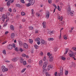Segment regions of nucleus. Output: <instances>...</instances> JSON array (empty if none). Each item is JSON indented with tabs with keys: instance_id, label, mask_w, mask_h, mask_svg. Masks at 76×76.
<instances>
[{
	"instance_id": "nucleus-62",
	"label": "nucleus",
	"mask_w": 76,
	"mask_h": 76,
	"mask_svg": "<svg viewBox=\"0 0 76 76\" xmlns=\"http://www.w3.org/2000/svg\"><path fill=\"white\" fill-rule=\"evenodd\" d=\"M62 20H63V16H61V21H62Z\"/></svg>"
},
{
	"instance_id": "nucleus-29",
	"label": "nucleus",
	"mask_w": 76,
	"mask_h": 76,
	"mask_svg": "<svg viewBox=\"0 0 76 76\" xmlns=\"http://www.w3.org/2000/svg\"><path fill=\"white\" fill-rule=\"evenodd\" d=\"M34 29V28H33V27H32V26H30L29 27V29L30 30H32Z\"/></svg>"
},
{
	"instance_id": "nucleus-31",
	"label": "nucleus",
	"mask_w": 76,
	"mask_h": 76,
	"mask_svg": "<svg viewBox=\"0 0 76 76\" xmlns=\"http://www.w3.org/2000/svg\"><path fill=\"white\" fill-rule=\"evenodd\" d=\"M60 74L61 75H63V70H60Z\"/></svg>"
},
{
	"instance_id": "nucleus-26",
	"label": "nucleus",
	"mask_w": 76,
	"mask_h": 76,
	"mask_svg": "<svg viewBox=\"0 0 76 76\" xmlns=\"http://www.w3.org/2000/svg\"><path fill=\"white\" fill-rule=\"evenodd\" d=\"M21 15L22 16H25V13L24 12H21Z\"/></svg>"
},
{
	"instance_id": "nucleus-42",
	"label": "nucleus",
	"mask_w": 76,
	"mask_h": 76,
	"mask_svg": "<svg viewBox=\"0 0 76 76\" xmlns=\"http://www.w3.org/2000/svg\"><path fill=\"white\" fill-rule=\"evenodd\" d=\"M3 53L5 55L6 54V50H3Z\"/></svg>"
},
{
	"instance_id": "nucleus-24",
	"label": "nucleus",
	"mask_w": 76,
	"mask_h": 76,
	"mask_svg": "<svg viewBox=\"0 0 76 76\" xmlns=\"http://www.w3.org/2000/svg\"><path fill=\"white\" fill-rule=\"evenodd\" d=\"M73 13H74V11H72V12H70V14L71 16H73Z\"/></svg>"
},
{
	"instance_id": "nucleus-53",
	"label": "nucleus",
	"mask_w": 76,
	"mask_h": 76,
	"mask_svg": "<svg viewBox=\"0 0 76 76\" xmlns=\"http://www.w3.org/2000/svg\"><path fill=\"white\" fill-rule=\"evenodd\" d=\"M22 22H25V21H26V20L24 18H23L22 20Z\"/></svg>"
},
{
	"instance_id": "nucleus-60",
	"label": "nucleus",
	"mask_w": 76,
	"mask_h": 76,
	"mask_svg": "<svg viewBox=\"0 0 76 76\" xmlns=\"http://www.w3.org/2000/svg\"><path fill=\"white\" fill-rule=\"evenodd\" d=\"M9 33V31H6L5 33V34H7Z\"/></svg>"
},
{
	"instance_id": "nucleus-47",
	"label": "nucleus",
	"mask_w": 76,
	"mask_h": 76,
	"mask_svg": "<svg viewBox=\"0 0 76 76\" xmlns=\"http://www.w3.org/2000/svg\"><path fill=\"white\" fill-rule=\"evenodd\" d=\"M47 55L48 56H49V57H51V55H50V53H48Z\"/></svg>"
},
{
	"instance_id": "nucleus-22",
	"label": "nucleus",
	"mask_w": 76,
	"mask_h": 76,
	"mask_svg": "<svg viewBox=\"0 0 76 76\" xmlns=\"http://www.w3.org/2000/svg\"><path fill=\"white\" fill-rule=\"evenodd\" d=\"M22 44H23V43L22 41H20L19 42V45L20 46H22Z\"/></svg>"
},
{
	"instance_id": "nucleus-54",
	"label": "nucleus",
	"mask_w": 76,
	"mask_h": 76,
	"mask_svg": "<svg viewBox=\"0 0 76 76\" xmlns=\"http://www.w3.org/2000/svg\"><path fill=\"white\" fill-rule=\"evenodd\" d=\"M48 2L49 3H51L52 2H51V0H48Z\"/></svg>"
},
{
	"instance_id": "nucleus-43",
	"label": "nucleus",
	"mask_w": 76,
	"mask_h": 76,
	"mask_svg": "<svg viewBox=\"0 0 76 76\" xmlns=\"http://www.w3.org/2000/svg\"><path fill=\"white\" fill-rule=\"evenodd\" d=\"M46 75L47 76H50V75L49 73H46Z\"/></svg>"
},
{
	"instance_id": "nucleus-13",
	"label": "nucleus",
	"mask_w": 76,
	"mask_h": 76,
	"mask_svg": "<svg viewBox=\"0 0 76 76\" xmlns=\"http://www.w3.org/2000/svg\"><path fill=\"white\" fill-rule=\"evenodd\" d=\"M10 28L12 31H14L15 27L13 25H11L10 26Z\"/></svg>"
},
{
	"instance_id": "nucleus-10",
	"label": "nucleus",
	"mask_w": 76,
	"mask_h": 76,
	"mask_svg": "<svg viewBox=\"0 0 76 76\" xmlns=\"http://www.w3.org/2000/svg\"><path fill=\"white\" fill-rule=\"evenodd\" d=\"M48 64V62H45L44 63V64L43 65V68L44 69V68H45V67L47 66V65Z\"/></svg>"
},
{
	"instance_id": "nucleus-14",
	"label": "nucleus",
	"mask_w": 76,
	"mask_h": 76,
	"mask_svg": "<svg viewBox=\"0 0 76 76\" xmlns=\"http://www.w3.org/2000/svg\"><path fill=\"white\" fill-rule=\"evenodd\" d=\"M15 37V33H12L11 34V37L12 38H13Z\"/></svg>"
},
{
	"instance_id": "nucleus-56",
	"label": "nucleus",
	"mask_w": 76,
	"mask_h": 76,
	"mask_svg": "<svg viewBox=\"0 0 76 76\" xmlns=\"http://www.w3.org/2000/svg\"><path fill=\"white\" fill-rule=\"evenodd\" d=\"M70 10H71V9H70V7H69V8H68L67 11H70Z\"/></svg>"
},
{
	"instance_id": "nucleus-59",
	"label": "nucleus",
	"mask_w": 76,
	"mask_h": 76,
	"mask_svg": "<svg viewBox=\"0 0 76 76\" xmlns=\"http://www.w3.org/2000/svg\"><path fill=\"white\" fill-rule=\"evenodd\" d=\"M55 76H57V72H56L54 74Z\"/></svg>"
},
{
	"instance_id": "nucleus-49",
	"label": "nucleus",
	"mask_w": 76,
	"mask_h": 76,
	"mask_svg": "<svg viewBox=\"0 0 76 76\" xmlns=\"http://www.w3.org/2000/svg\"><path fill=\"white\" fill-rule=\"evenodd\" d=\"M19 51H20L21 52H22V51H23V49H22V48H20L19 49Z\"/></svg>"
},
{
	"instance_id": "nucleus-40",
	"label": "nucleus",
	"mask_w": 76,
	"mask_h": 76,
	"mask_svg": "<svg viewBox=\"0 0 76 76\" xmlns=\"http://www.w3.org/2000/svg\"><path fill=\"white\" fill-rule=\"evenodd\" d=\"M20 2L22 3H25V1H24V0H20Z\"/></svg>"
},
{
	"instance_id": "nucleus-30",
	"label": "nucleus",
	"mask_w": 76,
	"mask_h": 76,
	"mask_svg": "<svg viewBox=\"0 0 76 76\" xmlns=\"http://www.w3.org/2000/svg\"><path fill=\"white\" fill-rule=\"evenodd\" d=\"M9 67L10 68V69H12L13 68V65L12 64H10L9 66Z\"/></svg>"
},
{
	"instance_id": "nucleus-17",
	"label": "nucleus",
	"mask_w": 76,
	"mask_h": 76,
	"mask_svg": "<svg viewBox=\"0 0 76 76\" xmlns=\"http://www.w3.org/2000/svg\"><path fill=\"white\" fill-rule=\"evenodd\" d=\"M50 58L49 59L50 61L51 62V61H53V56H51V57H50Z\"/></svg>"
},
{
	"instance_id": "nucleus-19",
	"label": "nucleus",
	"mask_w": 76,
	"mask_h": 76,
	"mask_svg": "<svg viewBox=\"0 0 76 76\" xmlns=\"http://www.w3.org/2000/svg\"><path fill=\"white\" fill-rule=\"evenodd\" d=\"M35 41L36 42L37 41H40V38H37L36 39H35Z\"/></svg>"
},
{
	"instance_id": "nucleus-21",
	"label": "nucleus",
	"mask_w": 76,
	"mask_h": 76,
	"mask_svg": "<svg viewBox=\"0 0 76 76\" xmlns=\"http://www.w3.org/2000/svg\"><path fill=\"white\" fill-rule=\"evenodd\" d=\"M20 63H23V59L22 58H21L20 59Z\"/></svg>"
},
{
	"instance_id": "nucleus-46",
	"label": "nucleus",
	"mask_w": 76,
	"mask_h": 76,
	"mask_svg": "<svg viewBox=\"0 0 76 76\" xmlns=\"http://www.w3.org/2000/svg\"><path fill=\"white\" fill-rule=\"evenodd\" d=\"M16 6L17 7H20V4H16Z\"/></svg>"
},
{
	"instance_id": "nucleus-36",
	"label": "nucleus",
	"mask_w": 76,
	"mask_h": 76,
	"mask_svg": "<svg viewBox=\"0 0 76 76\" xmlns=\"http://www.w3.org/2000/svg\"><path fill=\"white\" fill-rule=\"evenodd\" d=\"M57 50V47H56L54 48V51H56Z\"/></svg>"
},
{
	"instance_id": "nucleus-57",
	"label": "nucleus",
	"mask_w": 76,
	"mask_h": 76,
	"mask_svg": "<svg viewBox=\"0 0 76 76\" xmlns=\"http://www.w3.org/2000/svg\"><path fill=\"white\" fill-rule=\"evenodd\" d=\"M37 44H38V45H39L40 44V41H39L37 42Z\"/></svg>"
},
{
	"instance_id": "nucleus-15",
	"label": "nucleus",
	"mask_w": 76,
	"mask_h": 76,
	"mask_svg": "<svg viewBox=\"0 0 76 76\" xmlns=\"http://www.w3.org/2000/svg\"><path fill=\"white\" fill-rule=\"evenodd\" d=\"M49 16H50V13L49 12H48L46 15V18L48 19V18H49Z\"/></svg>"
},
{
	"instance_id": "nucleus-23",
	"label": "nucleus",
	"mask_w": 76,
	"mask_h": 76,
	"mask_svg": "<svg viewBox=\"0 0 76 76\" xmlns=\"http://www.w3.org/2000/svg\"><path fill=\"white\" fill-rule=\"evenodd\" d=\"M48 41H53L54 38H49L48 39Z\"/></svg>"
},
{
	"instance_id": "nucleus-51",
	"label": "nucleus",
	"mask_w": 76,
	"mask_h": 76,
	"mask_svg": "<svg viewBox=\"0 0 76 76\" xmlns=\"http://www.w3.org/2000/svg\"><path fill=\"white\" fill-rule=\"evenodd\" d=\"M67 13L69 15L70 13V11H67Z\"/></svg>"
},
{
	"instance_id": "nucleus-52",
	"label": "nucleus",
	"mask_w": 76,
	"mask_h": 76,
	"mask_svg": "<svg viewBox=\"0 0 76 76\" xmlns=\"http://www.w3.org/2000/svg\"><path fill=\"white\" fill-rule=\"evenodd\" d=\"M28 62L29 63H31V59H29L28 60Z\"/></svg>"
},
{
	"instance_id": "nucleus-25",
	"label": "nucleus",
	"mask_w": 76,
	"mask_h": 76,
	"mask_svg": "<svg viewBox=\"0 0 76 76\" xmlns=\"http://www.w3.org/2000/svg\"><path fill=\"white\" fill-rule=\"evenodd\" d=\"M68 51H69V49H66V52L64 53V54H66L68 53Z\"/></svg>"
},
{
	"instance_id": "nucleus-28",
	"label": "nucleus",
	"mask_w": 76,
	"mask_h": 76,
	"mask_svg": "<svg viewBox=\"0 0 76 76\" xmlns=\"http://www.w3.org/2000/svg\"><path fill=\"white\" fill-rule=\"evenodd\" d=\"M31 5H32L30 4V3H29V2L27 4L26 6L27 7H29V6H31Z\"/></svg>"
},
{
	"instance_id": "nucleus-41",
	"label": "nucleus",
	"mask_w": 76,
	"mask_h": 76,
	"mask_svg": "<svg viewBox=\"0 0 76 76\" xmlns=\"http://www.w3.org/2000/svg\"><path fill=\"white\" fill-rule=\"evenodd\" d=\"M61 59L62 60H66V58H65L63 57H62L61 58Z\"/></svg>"
},
{
	"instance_id": "nucleus-61",
	"label": "nucleus",
	"mask_w": 76,
	"mask_h": 76,
	"mask_svg": "<svg viewBox=\"0 0 76 76\" xmlns=\"http://www.w3.org/2000/svg\"><path fill=\"white\" fill-rule=\"evenodd\" d=\"M46 57L45 56L44 58H43V60L44 61H45V60H46Z\"/></svg>"
},
{
	"instance_id": "nucleus-2",
	"label": "nucleus",
	"mask_w": 76,
	"mask_h": 76,
	"mask_svg": "<svg viewBox=\"0 0 76 76\" xmlns=\"http://www.w3.org/2000/svg\"><path fill=\"white\" fill-rule=\"evenodd\" d=\"M1 69L3 72H5L8 71V69L7 68H6V67L4 66H2L1 67Z\"/></svg>"
},
{
	"instance_id": "nucleus-6",
	"label": "nucleus",
	"mask_w": 76,
	"mask_h": 76,
	"mask_svg": "<svg viewBox=\"0 0 76 76\" xmlns=\"http://www.w3.org/2000/svg\"><path fill=\"white\" fill-rule=\"evenodd\" d=\"M18 58H19V57H16L12 59V60L13 61H14V62H15V61H17V60H18Z\"/></svg>"
},
{
	"instance_id": "nucleus-16",
	"label": "nucleus",
	"mask_w": 76,
	"mask_h": 76,
	"mask_svg": "<svg viewBox=\"0 0 76 76\" xmlns=\"http://www.w3.org/2000/svg\"><path fill=\"white\" fill-rule=\"evenodd\" d=\"M43 63L42 60H41L39 61V64L41 66H42V65H43Z\"/></svg>"
},
{
	"instance_id": "nucleus-63",
	"label": "nucleus",
	"mask_w": 76,
	"mask_h": 76,
	"mask_svg": "<svg viewBox=\"0 0 76 76\" xmlns=\"http://www.w3.org/2000/svg\"><path fill=\"white\" fill-rule=\"evenodd\" d=\"M7 23H5L4 25V26H6L7 25Z\"/></svg>"
},
{
	"instance_id": "nucleus-35",
	"label": "nucleus",
	"mask_w": 76,
	"mask_h": 76,
	"mask_svg": "<svg viewBox=\"0 0 76 76\" xmlns=\"http://www.w3.org/2000/svg\"><path fill=\"white\" fill-rule=\"evenodd\" d=\"M15 51H19V49H18V47H16L15 48Z\"/></svg>"
},
{
	"instance_id": "nucleus-44",
	"label": "nucleus",
	"mask_w": 76,
	"mask_h": 76,
	"mask_svg": "<svg viewBox=\"0 0 76 76\" xmlns=\"http://www.w3.org/2000/svg\"><path fill=\"white\" fill-rule=\"evenodd\" d=\"M12 46L13 48H15V47H16V45H15V43H13V44Z\"/></svg>"
},
{
	"instance_id": "nucleus-20",
	"label": "nucleus",
	"mask_w": 76,
	"mask_h": 76,
	"mask_svg": "<svg viewBox=\"0 0 76 76\" xmlns=\"http://www.w3.org/2000/svg\"><path fill=\"white\" fill-rule=\"evenodd\" d=\"M29 43H31V44H32V43H33V40L31 39H30L29 40Z\"/></svg>"
},
{
	"instance_id": "nucleus-64",
	"label": "nucleus",
	"mask_w": 76,
	"mask_h": 76,
	"mask_svg": "<svg viewBox=\"0 0 76 76\" xmlns=\"http://www.w3.org/2000/svg\"><path fill=\"white\" fill-rule=\"evenodd\" d=\"M5 62H6L7 63H10V61L8 60H6L5 61Z\"/></svg>"
},
{
	"instance_id": "nucleus-45",
	"label": "nucleus",
	"mask_w": 76,
	"mask_h": 76,
	"mask_svg": "<svg viewBox=\"0 0 76 76\" xmlns=\"http://www.w3.org/2000/svg\"><path fill=\"white\" fill-rule=\"evenodd\" d=\"M59 39H61V33H60V35L59 37Z\"/></svg>"
},
{
	"instance_id": "nucleus-58",
	"label": "nucleus",
	"mask_w": 76,
	"mask_h": 76,
	"mask_svg": "<svg viewBox=\"0 0 76 76\" xmlns=\"http://www.w3.org/2000/svg\"><path fill=\"white\" fill-rule=\"evenodd\" d=\"M60 70H63V67H61L60 68Z\"/></svg>"
},
{
	"instance_id": "nucleus-7",
	"label": "nucleus",
	"mask_w": 76,
	"mask_h": 76,
	"mask_svg": "<svg viewBox=\"0 0 76 76\" xmlns=\"http://www.w3.org/2000/svg\"><path fill=\"white\" fill-rule=\"evenodd\" d=\"M40 42L42 44L45 45L47 44V42L43 39L41 40Z\"/></svg>"
},
{
	"instance_id": "nucleus-12",
	"label": "nucleus",
	"mask_w": 76,
	"mask_h": 76,
	"mask_svg": "<svg viewBox=\"0 0 76 76\" xmlns=\"http://www.w3.org/2000/svg\"><path fill=\"white\" fill-rule=\"evenodd\" d=\"M42 25H43V27L44 28H45L46 27V23L45 22H43L42 23Z\"/></svg>"
},
{
	"instance_id": "nucleus-18",
	"label": "nucleus",
	"mask_w": 76,
	"mask_h": 76,
	"mask_svg": "<svg viewBox=\"0 0 76 76\" xmlns=\"http://www.w3.org/2000/svg\"><path fill=\"white\" fill-rule=\"evenodd\" d=\"M53 6L55 8L53 10V12L54 13L55 12V10H56V9H57V6L55 5V4H53Z\"/></svg>"
},
{
	"instance_id": "nucleus-50",
	"label": "nucleus",
	"mask_w": 76,
	"mask_h": 76,
	"mask_svg": "<svg viewBox=\"0 0 76 76\" xmlns=\"http://www.w3.org/2000/svg\"><path fill=\"white\" fill-rule=\"evenodd\" d=\"M8 10L10 12H12V9L11 8H9L8 9Z\"/></svg>"
},
{
	"instance_id": "nucleus-4",
	"label": "nucleus",
	"mask_w": 76,
	"mask_h": 76,
	"mask_svg": "<svg viewBox=\"0 0 76 76\" xmlns=\"http://www.w3.org/2000/svg\"><path fill=\"white\" fill-rule=\"evenodd\" d=\"M70 52L71 53H69V56L70 57H73L74 56H75V53L74 52L70 50Z\"/></svg>"
},
{
	"instance_id": "nucleus-27",
	"label": "nucleus",
	"mask_w": 76,
	"mask_h": 76,
	"mask_svg": "<svg viewBox=\"0 0 76 76\" xmlns=\"http://www.w3.org/2000/svg\"><path fill=\"white\" fill-rule=\"evenodd\" d=\"M23 63V65L24 66L26 65V61H24Z\"/></svg>"
},
{
	"instance_id": "nucleus-32",
	"label": "nucleus",
	"mask_w": 76,
	"mask_h": 76,
	"mask_svg": "<svg viewBox=\"0 0 76 76\" xmlns=\"http://www.w3.org/2000/svg\"><path fill=\"white\" fill-rule=\"evenodd\" d=\"M63 38L64 39H67V36L65 35H64L63 36Z\"/></svg>"
},
{
	"instance_id": "nucleus-1",
	"label": "nucleus",
	"mask_w": 76,
	"mask_h": 76,
	"mask_svg": "<svg viewBox=\"0 0 76 76\" xmlns=\"http://www.w3.org/2000/svg\"><path fill=\"white\" fill-rule=\"evenodd\" d=\"M14 2V0H9L7 3V6H10L11 3H13Z\"/></svg>"
},
{
	"instance_id": "nucleus-55",
	"label": "nucleus",
	"mask_w": 76,
	"mask_h": 76,
	"mask_svg": "<svg viewBox=\"0 0 76 76\" xmlns=\"http://www.w3.org/2000/svg\"><path fill=\"white\" fill-rule=\"evenodd\" d=\"M54 33V31H50V33L49 34H53Z\"/></svg>"
},
{
	"instance_id": "nucleus-8",
	"label": "nucleus",
	"mask_w": 76,
	"mask_h": 76,
	"mask_svg": "<svg viewBox=\"0 0 76 76\" xmlns=\"http://www.w3.org/2000/svg\"><path fill=\"white\" fill-rule=\"evenodd\" d=\"M28 2L31 5H34V4L35 3V0H31Z\"/></svg>"
},
{
	"instance_id": "nucleus-3",
	"label": "nucleus",
	"mask_w": 76,
	"mask_h": 76,
	"mask_svg": "<svg viewBox=\"0 0 76 76\" xmlns=\"http://www.w3.org/2000/svg\"><path fill=\"white\" fill-rule=\"evenodd\" d=\"M23 48L25 49H28L29 48V46L26 43H24L23 44Z\"/></svg>"
},
{
	"instance_id": "nucleus-39",
	"label": "nucleus",
	"mask_w": 76,
	"mask_h": 76,
	"mask_svg": "<svg viewBox=\"0 0 76 76\" xmlns=\"http://www.w3.org/2000/svg\"><path fill=\"white\" fill-rule=\"evenodd\" d=\"M3 7H2L0 8V12H3Z\"/></svg>"
},
{
	"instance_id": "nucleus-5",
	"label": "nucleus",
	"mask_w": 76,
	"mask_h": 76,
	"mask_svg": "<svg viewBox=\"0 0 76 76\" xmlns=\"http://www.w3.org/2000/svg\"><path fill=\"white\" fill-rule=\"evenodd\" d=\"M7 48L9 50H12L13 48V46L12 45L10 44L7 46Z\"/></svg>"
},
{
	"instance_id": "nucleus-11",
	"label": "nucleus",
	"mask_w": 76,
	"mask_h": 76,
	"mask_svg": "<svg viewBox=\"0 0 76 76\" xmlns=\"http://www.w3.org/2000/svg\"><path fill=\"white\" fill-rule=\"evenodd\" d=\"M5 16H4V15H3L2 16L1 19L3 22H4V19H5Z\"/></svg>"
},
{
	"instance_id": "nucleus-38",
	"label": "nucleus",
	"mask_w": 76,
	"mask_h": 76,
	"mask_svg": "<svg viewBox=\"0 0 76 76\" xmlns=\"http://www.w3.org/2000/svg\"><path fill=\"white\" fill-rule=\"evenodd\" d=\"M68 72H69L68 71H66L65 72V75H67Z\"/></svg>"
},
{
	"instance_id": "nucleus-34",
	"label": "nucleus",
	"mask_w": 76,
	"mask_h": 76,
	"mask_svg": "<svg viewBox=\"0 0 76 76\" xmlns=\"http://www.w3.org/2000/svg\"><path fill=\"white\" fill-rule=\"evenodd\" d=\"M26 68H24L22 70V71H21V73H23V72H24L25 70H26Z\"/></svg>"
},
{
	"instance_id": "nucleus-37",
	"label": "nucleus",
	"mask_w": 76,
	"mask_h": 76,
	"mask_svg": "<svg viewBox=\"0 0 76 76\" xmlns=\"http://www.w3.org/2000/svg\"><path fill=\"white\" fill-rule=\"evenodd\" d=\"M57 9L59 11H60V10H61V9H60V7L58 6Z\"/></svg>"
},
{
	"instance_id": "nucleus-48",
	"label": "nucleus",
	"mask_w": 76,
	"mask_h": 76,
	"mask_svg": "<svg viewBox=\"0 0 76 76\" xmlns=\"http://www.w3.org/2000/svg\"><path fill=\"white\" fill-rule=\"evenodd\" d=\"M22 56L23 57H26V55L24 53L23 54H22Z\"/></svg>"
},
{
	"instance_id": "nucleus-33",
	"label": "nucleus",
	"mask_w": 76,
	"mask_h": 76,
	"mask_svg": "<svg viewBox=\"0 0 76 76\" xmlns=\"http://www.w3.org/2000/svg\"><path fill=\"white\" fill-rule=\"evenodd\" d=\"M34 47L36 49H38V46L36 45H34Z\"/></svg>"
},
{
	"instance_id": "nucleus-9",
	"label": "nucleus",
	"mask_w": 76,
	"mask_h": 76,
	"mask_svg": "<svg viewBox=\"0 0 76 76\" xmlns=\"http://www.w3.org/2000/svg\"><path fill=\"white\" fill-rule=\"evenodd\" d=\"M54 69V67H53V66L52 65H49L48 67V70H50V69Z\"/></svg>"
}]
</instances>
